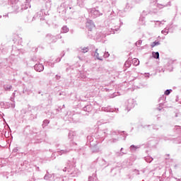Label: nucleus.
Listing matches in <instances>:
<instances>
[{
  "label": "nucleus",
  "instance_id": "nucleus-1",
  "mask_svg": "<svg viewBox=\"0 0 181 181\" xmlns=\"http://www.w3.org/2000/svg\"><path fill=\"white\" fill-rule=\"evenodd\" d=\"M95 57H97L99 60L103 59V56H104V52H103L100 49H96L94 54Z\"/></svg>",
  "mask_w": 181,
  "mask_h": 181
},
{
  "label": "nucleus",
  "instance_id": "nucleus-2",
  "mask_svg": "<svg viewBox=\"0 0 181 181\" xmlns=\"http://www.w3.org/2000/svg\"><path fill=\"white\" fill-rule=\"evenodd\" d=\"M35 69L36 70V71L40 72V71H43V70L45 69V67L42 64H35Z\"/></svg>",
  "mask_w": 181,
  "mask_h": 181
},
{
  "label": "nucleus",
  "instance_id": "nucleus-3",
  "mask_svg": "<svg viewBox=\"0 0 181 181\" xmlns=\"http://www.w3.org/2000/svg\"><path fill=\"white\" fill-rule=\"evenodd\" d=\"M132 63L134 66H139V60L136 58H134L132 59Z\"/></svg>",
  "mask_w": 181,
  "mask_h": 181
},
{
  "label": "nucleus",
  "instance_id": "nucleus-4",
  "mask_svg": "<svg viewBox=\"0 0 181 181\" xmlns=\"http://www.w3.org/2000/svg\"><path fill=\"white\" fill-rule=\"evenodd\" d=\"M153 57L154 59H159V52H153Z\"/></svg>",
  "mask_w": 181,
  "mask_h": 181
},
{
  "label": "nucleus",
  "instance_id": "nucleus-5",
  "mask_svg": "<svg viewBox=\"0 0 181 181\" xmlns=\"http://www.w3.org/2000/svg\"><path fill=\"white\" fill-rule=\"evenodd\" d=\"M158 45H160L159 42L155 41L151 44V47H155V46H158Z\"/></svg>",
  "mask_w": 181,
  "mask_h": 181
},
{
  "label": "nucleus",
  "instance_id": "nucleus-6",
  "mask_svg": "<svg viewBox=\"0 0 181 181\" xmlns=\"http://www.w3.org/2000/svg\"><path fill=\"white\" fill-rule=\"evenodd\" d=\"M169 94H170V90H166L165 91V95H169Z\"/></svg>",
  "mask_w": 181,
  "mask_h": 181
},
{
  "label": "nucleus",
  "instance_id": "nucleus-7",
  "mask_svg": "<svg viewBox=\"0 0 181 181\" xmlns=\"http://www.w3.org/2000/svg\"><path fill=\"white\" fill-rule=\"evenodd\" d=\"M62 30H65V32H67V30H69V29H67V28H66V27H64L62 28Z\"/></svg>",
  "mask_w": 181,
  "mask_h": 181
},
{
  "label": "nucleus",
  "instance_id": "nucleus-8",
  "mask_svg": "<svg viewBox=\"0 0 181 181\" xmlns=\"http://www.w3.org/2000/svg\"><path fill=\"white\" fill-rule=\"evenodd\" d=\"M131 148H134V146H132Z\"/></svg>",
  "mask_w": 181,
  "mask_h": 181
}]
</instances>
